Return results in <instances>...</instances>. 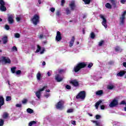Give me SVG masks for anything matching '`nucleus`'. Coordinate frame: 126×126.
Listing matches in <instances>:
<instances>
[{
	"mask_svg": "<svg viewBox=\"0 0 126 126\" xmlns=\"http://www.w3.org/2000/svg\"><path fill=\"white\" fill-rule=\"evenodd\" d=\"M86 66H87V63H79L75 66H74L73 70L74 71V72H78V71H80L81 69H82V68H85V67H86Z\"/></svg>",
	"mask_w": 126,
	"mask_h": 126,
	"instance_id": "1",
	"label": "nucleus"
},
{
	"mask_svg": "<svg viewBox=\"0 0 126 126\" xmlns=\"http://www.w3.org/2000/svg\"><path fill=\"white\" fill-rule=\"evenodd\" d=\"M31 21L34 25H37L40 22V16L38 14H35L31 19Z\"/></svg>",
	"mask_w": 126,
	"mask_h": 126,
	"instance_id": "2",
	"label": "nucleus"
},
{
	"mask_svg": "<svg viewBox=\"0 0 126 126\" xmlns=\"http://www.w3.org/2000/svg\"><path fill=\"white\" fill-rule=\"evenodd\" d=\"M86 97V92L82 91L79 92L76 96V99H81V100H84Z\"/></svg>",
	"mask_w": 126,
	"mask_h": 126,
	"instance_id": "3",
	"label": "nucleus"
},
{
	"mask_svg": "<svg viewBox=\"0 0 126 126\" xmlns=\"http://www.w3.org/2000/svg\"><path fill=\"white\" fill-rule=\"evenodd\" d=\"M126 10L124 11L122 13L121 17H120V25H124L125 24V20L126 19Z\"/></svg>",
	"mask_w": 126,
	"mask_h": 126,
	"instance_id": "4",
	"label": "nucleus"
},
{
	"mask_svg": "<svg viewBox=\"0 0 126 126\" xmlns=\"http://www.w3.org/2000/svg\"><path fill=\"white\" fill-rule=\"evenodd\" d=\"M99 17L103 20L101 24L105 27V29H107L108 28V24H107V19L104 17V16L102 14L99 15Z\"/></svg>",
	"mask_w": 126,
	"mask_h": 126,
	"instance_id": "5",
	"label": "nucleus"
},
{
	"mask_svg": "<svg viewBox=\"0 0 126 126\" xmlns=\"http://www.w3.org/2000/svg\"><path fill=\"white\" fill-rule=\"evenodd\" d=\"M63 101L61 100L56 104V108L57 110H63Z\"/></svg>",
	"mask_w": 126,
	"mask_h": 126,
	"instance_id": "6",
	"label": "nucleus"
},
{
	"mask_svg": "<svg viewBox=\"0 0 126 126\" xmlns=\"http://www.w3.org/2000/svg\"><path fill=\"white\" fill-rule=\"evenodd\" d=\"M4 5H5V2L3 0H0V10L1 11H6V7Z\"/></svg>",
	"mask_w": 126,
	"mask_h": 126,
	"instance_id": "7",
	"label": "nucleus"
},
{
	"mask_svg": "<svg viewBox=\"0 0 126 126\" xmlns=\"http://www.w3.org/2000/svg\"><path fill=\"white\" fill-rule=\"evenodd\" d=\"M47 87V86H44L43 88L39 89L35 93V95L36 97H37L38 99H40V98H41V92H42V91H44Z\"/></svg>",
	"mask_w": 126,
	"mask_h": 126,
	"instance_id": "8",
	"label": "nucleus"
},
{
	"mask_svg": "<svg viewBox=\"0 0 126 126\" xmlns=\"http://www.w3.org/2000/svg\"><path fill=\"white\" fill-rule=\"evenodd\" d=\"M118 104H119V101H118V100L116 99H114L109 104V107L110 108H114V107H116V106H118Z\"/></svg>",
	"mask_w": 126,
	"mask_h": 126,
	"instance_id": "9",
	"label": "nucleus"
},
{
	"mask_svg": "<svg viewBox=\"0 0 126 126\" xmlns=\"http://www.w3.org/2000/svg\"><path fill=\"white\" fill-rule=\"evenodd\" d=\"M1 62L2 63H11V61L8 57H5L4 56H2L1 58Z\"/></svg>",
	"mask_w": 126,
	"mask_h": 126,
	"instance_id": "10",
	"label": "nucleus"
},
{
	"mask_svg": "<svg viewBox=\"0 0 126 126\" xmlns=\"http://www.w3.org/2000/svg\"><path fill=\"white\" fill-rule=\"evenodd\" d=\"M69 83L74 86V87H78L79 86V82L76 79L72 80L69 82Z\"/></svg>",
	"mask_w": 126,
	"mask_h": 126,
	"instance_id": "11",
	"label": "nucleus"
},
{
	"mask_svg": "<svg viewBox=\"0 0 126 126\" xmlns=\"http://www.w3.org/2000/svg\"><path fill=\"white\" fill-rule=\"evenodd\" d=\"M62 39V33H61V32L59 31L57 32L56 36V40L57 41V42H60Z\"/></svg>",
	"mask_w": 126,
	"mask_h": 126,
	"instance_id": "12",
	"label": "nucleus"
},
{
	"mask_svg": "<svg viewBox=\"0 0 126 126\" xmlns=\"http://www.w3.org/2000/svg\"><path fill=\"white\" fill-rule=\"evenodd\" d=\"M8 22L9 24H13V23H14V20H13V16L12 15L8 17Z\"/></svg>",
	"mask_w": 126,
	"mask_h": 126,
	"instance_id": "13",
	"label": "nucleus"
},
{
	"mask_svg": "<svg viewBox=\"0 0 126 126\" xmlns=\"http://www.w3.org/2000/svg\"><path fill=\"white\" fill-rule=\"evenodd\" d=\"M69 7L71 8V10H74L75 8H76V5H75V2L74 1L71 2L69 4Z\"/></svg>",
	"mask_w": 126,
	"mask_h": 126,
	"instance_id": "14",
	"label": "nucleus"
},
{
	"mask_svg": "<svg viewBox=\"0 0 126 126\" xmlns=\"http://www.w3.org/2000/svg\"><path fill=\"white\" fill-rule=\"evenodd\" d=\"M4 105V98L2 95L0 96V110L1 109V106Z\"/></svg>",
	"mask_w": 126,
	"mask_h": 126,
	"instance_id": "15",
	"label": "nucleus"
},
{
	"mask_svg": "<svg viewBox=\"0 0 126 126\" xmlns=\"http://www.w3.org/2000/svg\"><path fill=\"white\" fill-rule=\"evenodd\" d=\"M75 40V37L73 36L72 37V38L71 39V40L69 41V46L71 48V47H72V46H73V44H74V41Z\"/></svg>",
	"mask_w": 126,
	"mask_h": 126,
	"instance_id": "16",
	"label": "nucleus"
},
{
	"mask_svg": "<svg viewBox=\"0 0 126 126\" xmlns=\"http://www.w3.org/2000/svg\"><path fill=\"white\" fill-rule=\"evenodd\" d=\"M63 78L60 77L59 74H57L55 76V80H56L57 82H61V81H63Z\"/></svg>",
	"mask_w": 126,
	"mask_h": 126,
	"instance_id": "17",
	"label": "nucleus"
},
{
	"mask_svg": "<svg viewBox=\"0 0 126 126\" xmlns=\"http://www.w3.org/2000/svg\"><path fill=\"white\" fill-rule=\"evenodd\" d=\"M1 40L3 42V44H5L7 43V41H8V38L7 37V36L5 35L3 36Z\"/></svg>",
	"mask_w": 126,
	"mask_h": 126,
	"instance_id": "18",
	"label": "nucleus"
},
{
	"mask_svg": "<svg viewBox=\"0 0 126 126\" xmlns=\"http://www.w3.org/2000/svg\"><path fill=\"white\" fill-rule=\"evenodd\" d=\"M104 94V91L102 90L97 91L95 93V95L97 96H101V95H103Z\"/></svg>",
	"mask_w": 126,
	"mask_h": 126,
	"instance_id": "19",
	"label": "nucleus"
},
{
	"mask_svg": "<svg viewBox=\"0 0 126 126\" xmlns=\"http://www.w3.org/2000/svg\"><path fill=\"white\" fill-rule=\"evenodd\" d=\"M126 71H120L119 73H117V76H120L122 77V76H124V75L126 74Z\"/></svg>",
	"mask_w": 126,
	"mask_h": 126,
	"instance_id": "20",
	"label": "nucleus"
},
{
	"mask_svg": "<svg viewBox=\"0 0 126 126\" xmlns=\"http://www.w3.org/2000/svg\"><path fill=\"white\" fill-rule=\"evenodd\" d=\"M102 103V100H99V101H97L95 104V107L96 109H98L99 106L100 105V104Z\"/></svg>",
	"mask_w": 126,
	"mask_h": 126,
	"instance_id": "21",
	"label": "nucleus"
},
{
	"mask_svg": "<svg viewBox=\"0 0 126 126\" xmlns=\"http://www.w3.org/2000/svg\"><path fill=\"white\" fill-rule=\"evenodd\" d=\"M110 2H111L112 5L113 6V7L114 8H117V4L116 3V0H109Z\"/></svg>",
	"mask_w": 126,
	"mask_h": 126,
	"instance_id": "22",
	"label": "nucleus"
},
{
	"mask_svg": "<svg viewBox=\"0 0 126 126\" xmlns=\"http://www.w3.org/2000/svg\"><path fill=\"white\" fill-rule=\"evenodd\" d=\"M92 123H93V124H95L96 126H101V125H100V122L97 121L92 120Z\"/></svg>",
	"mask_w": 126,
	"mask_h": 126,
	"instance_id": "23",
	"label": "nucleus"
},
{
	"mask_svg": "<svg viewBox=\"0 0 126 126\" xmlns=\"http://www.w3.org/2000/svg\"><path fill=\"white\" fill-rule=\"evenodd\" d=\"M8 113H7V112H4L3 114V115H2V118L3 119H7V118H8Z\"/></svg>",
	"mask_w": 126,
	"mask_h": 126,
	"instance_id": "24",
	"label": "nucleus"
},
{
	"mask_svg": "<svg viewBox=\"0 0 126 126\" xmlns=\"http://www.w3.org/2000/svg\"><path fill=\"white\" fill-rule=\"evenodd\" d=\"M41 73H40V72H38L36 74V78L37 80H41Z\"/></svg>",
	"mask_w": 126,
	"mask_h": 126,
	"instance_id": "25",
	"label": "nucleus"
},
{
	"mask_svg": "<svg viewBox=\"0 0 126 126\" xmlns=\"http://www.w3.org/2000/svg\"><path fill=\"white\" fill-rule=\"evenodd\" d=\"M27 113H29V114H33L34 113V110L31 108H28L27 109Z\"/></svg>",
	"mask_w": 126,
	"mask_h": 126,
	"instance_id": "26",
	"label": "nucleus"
},
{
	"mask_svg": "<svg viewBox=\"0 0 126 126\" xmlns=\"http://www.w3.org/2000/svg\"><path fill=\"white\" fill-rule=\"evenodd\" d=\"M105 7H106V8H109V9H112V5H111L110 3H107L105 4Z\"/></svg>",
	"mask_w": 126,
	"mask_h": 126,
	"instance_id": "27",
	"label": "nucleus"
},
{
	"mask_svg": "<svg viewBox=\"0 0 126 126\" xmlns=\"http://www.w3.org/2000/svg\"><path fill=\"white\" fill-rule=\"evenodd\" d=\"M16 70V67H12V68H11V71L12 72V73H15Z\"/></svg>",
	"mask_w": 126,
	"mask_h": 126,
	"instance_id": "28",
	"label": "nucleus"
},
{
	"mask_svg": "<svg viewBox=\"0 0 126 126\" xmlns=\"http://www.w3.org/2000/svg\"><path fill=\"white\" fill-rule=\"evenodd\" d=\"M65 10L67 15H68V14H70L71 11L70 10H69V8H66Z\"/></svg>",
	"mask_w": 126,
	"mask_h": 126,
	"instance_id": "29",
	"label": "nucleus"
},
{
	"mask_svg": "<svg viewBox=\"0 0 126 126\" xmlns=\"http://www.w3.org/2000/svg\"><path fill=\"white\" fill-rule=\"evenodd\" d=\"M107 88L108 89H109V90H112L114 89V88H115V86H114L113 85H108L107 86Z\"/></svg>",
	"mask_w": 126,
	"mask_h": 126,
	"instance_id": "30",
	"label": "nucleus"
},
{
	"mask_svg": "<svg viewBox=\"0 0 126 126\" xmlns=\"http://www.w3.org/2000/svg\"><path fill=\"white\" fill-rule=\"evenodd\" d=\"M6 101L7 102H9V101H11V96H7L6 97Z\"/></svg>",
	"mask_w": 126,
	"mask_h": 126,
	"instance_id": "31",
	"label": "nucleus"
},
{
	"mask_svg": "<svg viewBox=\"0 0 126 126\" xmlns=\"http://www.w3.org/2000/svg\"><path fill=\"white\" fill-rule=\"evenodd\" d=\"M85 2V4H89L91 2V0H83Z\"/></svg>",
	"mask_w": 126,
	"mask_h": 126,
	"instance_id": "32",
	"label": "nucleus"
},
{
	"mask_svg": "<svg viewBox=\"0 0 126 126\" xmlns=\"http://www.w3.org/2000/svg\"><path fill=\"white\" fill-rule=\"evenodd\" d=\"M90 35H91V39H94L95 35V33H94V32H92L91 33Z\"/></svg>",
	"mask_w": 126,
	"mask_h": 126,
	"instance_id": "33",
	"label": "nucleus"
},
{
	"mask_svg": "<svg viewBox=\"0 0 126 126\" xmlns=\"http://www.w3.org/2000/svg\"><path fill=\"white\" fill-rule=\"evenodd\" d=\"M37 49L35 53H39V52H40V51H41V46H40L39 45H37Z\"/></svg>",
	"mask_w": 126,
	"mask_h": 126,
	"instance_id": "34",
	"label": "nucleus"
},
{
	"mask_svg": "<svg viewBox=\"0 0 126 126\" xmlns=\"http://www.w3.org/2000/svg\"><path fill=\"white\" fill-rule=\"evenodd\" d=\"M4 124V121L2 119H0V126H2Z\"/></svg>",
	"mask_w": 126,
	"mask_h": 126,
	"instance_id": "35",
	"label": "nucleus"
},
{
	"mask_svg": "<svg viewBox=\"0 0 126 126\" xmlns=\"http://www.w3.org/2000/svg\"><path fill=\"white\" fill-rule=\"evenodd\" d=\"M103 44H104V40H101L99 42L98 46L99 47H102V46H103Z\"/></svg>",
	"mask_w": 126,
	"mask_h": 126,
	"instance_id": "36",
	"label": "nucleus"
},
{
	"mask_svg": "<svg viewBox=\"0 0 126 126\" xmlns=\"http://www.w3.org/2000/svg\"><path fill=\"white\" fill-rule=\"evenodd\" d=\"M61 11L60 10H58L57 12H56V15L57 16H61Z\"/></svg>",
	"mask_w": 126,
	"mask_h": 126,
	"instance_id": "37",
	"label": "nucleus"
},
{
	"mask_svg": "<svg viewBox=\"0 0 126 126\" xmlns=\"http://www.w3.org/2000/svg\"><path fill=\"white\" fill-rule=\"evenodd\" d=\"M15 38H20V34L18 33H15Z\"/></svg>",
	"mask_w": 126,
	"mask_h": 126,
	"instance_id": "38",
	"label": "nucleus"
},
{
	"mask_svg": "<svg viewBox=\"0 0 126 126\" xmlns=\"http://www.w3.org/2000/svg\"><path fill=\"white\" fill-rule=\"evenodd\" d=\"M15 73L17 75H19V74H21V70H18L16 71Z\"/></svg>",
	"mask_w": 126,
	"mask_h": 126,
	"instance_id": "39",
	"label": "nucleus"
},
{
	"mask_svg": "<svg viewBox=\"0 0 126 126\" xmlns=\"http://www.w3.org/2000/svg\"><path fill=\"white\" fill-rule=\"evenodd\" d=\"M66 89H68V90H69L70 89H71V87L69 85H67L65 86Z\"/></svg>",
	"mask_w": 126,
	"mask_h": 126,
	"instance_id": "40",
	"label": "nucleus"
},
{
	"mask_svg": "<svg viewBox=\"0 0 126 126\" xmlns=\"http://www.w3.org/2000/svg\"><path fill=\"white\" fill-rule=\"evenodd\" d=\"M93 66V63H90L88 65V67L89 68H91V67Z\"/></svg>",
	"mask_w": 126,
	"mask_h": 126,
	"instance_id": "41",
	"label": "nucleus"
},
{
	"mask_svg": "<svg viewBox=\"0 0 126 126\" xmlns=\"http://www.w3.org/2000/svg\"><path fill=\"white\" fill-rule=\"evenodd\" d=\"M95 119L96 120H99L101 119V116L99 115H95Z\"/></svg>",
	"mask_w": 126,
	"mask_h": 126,
	"instance_id": "42",
	"label": "nucleus"
},
{
	"mask_svg": "<svg viewBox=\"0 0 126 126\" xmlns=\"http://www.w3.org/2000/svg\"><path fill=\"white\" fill-rule=\"evenodd\" d=\"M12 51L14 52L15 51V52H17V47L16 46H13L12 47Z\"/></svg>",
	"mask_w": 126,
	"mask_h": 126,
	"instance_id": "43",
	"label": "nucleus"
},
{
	"mask_svg": "<svg viewBox=\"0 0 126 126\" xmlns=\"http://www.w3.org/2000/svg\"><path fill=\"white\" fill-rule=\"evenodd\" d=\"M73 112V109H69L67 110V113H72Z\"/></svg>",
	"mask_w": 126,
	"mask_h": 126,
	"instance_id": "44",
	"label": "nucleus"
},
{
	"mask_svg": "<svg viewBox=\"0 0 126 126\" xmlns=\"http://www.w3.org/2000/svg\"><path fill=\"white\" fill-rule=\"evenodd\" d=\"M115 50L116 52H119V51H120V47L119 46H116L115 48Z\"/></svg>",
	"mask_w": 126,
	"mask_h": 126,
	"instance_id": "45",
	"label": "nucleus"
},
{
	"mask_svg": "<svg viewBox=\"0 0 126 126\" xmlns=\"http://www.w3.org/2000/svg\"><path fill=\"white\" fill-rule=\"evenodd\" d=\"M120 105H126V101H125V100H122V101L120 102Z\"/></svg>",
	"mask_w": 126,
	"mask_h": 126,
	"instance_id": "46",
	"label": "nucleus"
},
{
	"mask_svg": "<svg viewBox=\"0 0 126 126\" xmlns=\"http://www.w3.org/2000/svg\"><path fill=\"white\" fill-rule=\"evenodd\" d=\"M56 10V9L54 7H51L50 8V11H51V12H55V11Z\"/></svg>",
	"mask_w": 126,
	"mask_h": 126,
	"instance_id": "47",
	"label": "nucleus"
},
{
	"mask_svg": "<svg viewBox=\"0 0 126 126\" xmlns=\"http://www.w3.org/2000/svg\"><path fill=\"white\" fill-rule=\"evenodd\" d=\"M64 3H65V0H62V1H61V5L63 6V4H64Z\"/></svg>",
	"mask_w": 126,
	"mask_h": 126,
	"instance_id": "48",
	"label": "nucleus"
},
{
	"mask_svg": "<svg viewBox=\"0 0 126 126\" xmlns=\"http://www.w3.org/2000/svg\"><path fill=\"white\" fill-rule=\"evenodd\" d=\"M16 107H17V108H21V107H22V105H21V104H16Z\"/></svg>",
	"mask_w": 126,
	"mask_h": 126,
	"instance_id": "49",
	"label": "nucleus"
},
{
	"mask_svg": "<svg viewBox=\"0 0 126 126\" xmlns=\"http://www.w3.org/2000/svg\"><path fill=\"white\" fill-rule=\"evenodd\" d=\"M9 28V26H8V25H5V29H6V30H8Z\"/></svg>",
	"mask_w": 126,
	"mask_h": 126,
	"instance_id": "50",
	"label": "nucleus"
},
{
	"mask_svg": "<svg viewBox=\"0 0 126 126\" xmlns=\"http://www.w3.org/2000/svg\"><path fill=\"white\" fill-rule=\"evenodd\" d=\"M23 104H26L27 103V100L26 99H24L22 101Z\"/></svg>",
	"mask_w": 126,
	"mask_h": 126,
	"instance_id": "51",
	"label": "nucleus"
},
{
	"mask_svg": "<svg viewBox=\"0 0 126 126\" xmlns=\"http://www.w3.org/2000/svg\"><path fill=\"white\" fill-rule=\"evenodd\" d=\"M16 21H17V22H19V21H20V20H21V18L19 17H17L16 18Z\"/></svg>",
	"mask_w": 126,
	"mask_h": 126,
	"instance_id": "52",
	"label": "nucleus"
},
{
	"mask_svg": "<svg viewBox=\"0 0 126 126\" xmlns=\"http://www.w3.org/2000/svg\"><path fill=\"white\" fill-rule=\"evenodd\" d=\"M62 72H65V70L64 69H60L59 71V73H62Z\"/></svg>",
	"mask_w": 126,
	"mask_h": 126,
	"instance_id": "53",
	"label": "nucleus"
},
{
	"mask_svg": "<svg viewBox=\"0 0 126 126\" xmlns=\"http://www.w3.org/2000/svg\"><path fill=\"white\" fill-rule=\"evenodd\" d=\"M39 39H40V40L43 39V38H44V35L43 34H40L39 36Z\"/></svg>",
	"mask_w": 126,
	"mask_h": 126,
	"instance_id": "54",
	"label": "nucleus"
},
{
	"mask_svg": "<svg viewBox=\"0 0 126 126\" xmlns=\"http://www.w3.org/2000/svg\"><path fill=\"white\" fill-rule=\"evenodd\" d=\"M126 0H121L120 2L121 3H123V4L126 3Z\"/></svg>",
	"mask_w": 126,
	"mask_h": 126,
	"instance_id": "55",
	"label": "nucleus"
},
{
	"mask_svg": "<svg viewBox=\"0 0 126 126\" xmlns=\"http://www.w3.org/2000/svg\"><path fill=\"white\" fill-rule=\"evenodd\" d=\"M76 122L75 121H72L71 124L72 125H73L74 126H75L76 125Z\"/></svg>",
	"mask_w": 126,
	"mask_h": 126,
	"instance_id": "56",
	"label": "nucleus"
},
{
	"mask_svg": "<svg viewBox=\"0 0 126 126\" xmlns=\"http://www.w3.org/2000/svg\"><path fill=\"white\" fill-rule=\"evenodd\" d=\"M45 97L46 98H48L50 96V94H46L44 95Z\"/></svg>",
	"mask_w": 126,
	"mask_h": 126,
	"instance_id": "57",
	"label": "nucleus"
},
{
	"mask_svg": "<svg viewBox=\"0 0 126 126\" xmlns=\"http://www.w3.org/2000/svg\"><path fill=\"white\" fill-rule=\"evenodd\" d=\"M100 109L101 110H104L105 109V106L104 105H101L100 106Z\"/></svg>",
	"mask_w": 126,
	"mask_h": 126,
	"instance_id": "58",
	"label": "nucleus"
},
{
	"mask_svg": "<svg viewBox=\"0 0 126 126\" xmlns=\"http://www.w3.org/2000/svg\"><path fill=\"white\" fill-rule=\"evenodd\" d=\"M32 122V125H35V124H37V123L36 122V121H32V122Z\"/></svg>",
	"mask_w": 126,
	"mask_h": 126,
	"instance_id": "59",
	"label": "nucleus"
},
{
	"mask_svg": "<svg viewBox=\"0 0 126 126\" xmlns=\"http://www.w3.org/2000/svg\"><path fill=\"white\" fill-rule=\"evenodd\" d=\"M123 66L126 68V62L123 63Z\"/></svg>",
	"mask_w": 126,
	"mask_h": 126,
	"instance_id": "60",
	"label": "nucleus"
},
{
	"mask_svg": "<svg viewBox=\"0 0 126 126\" xmlns=\"http://www.w3.org/2000/svg\"><path fill=\"white\" fill-rule=\"evenodd\" d=\"M33 126V124L32 123V122H30V123L29 124V126Z\"/></svg>",
	"mask_w": 126,
	"mask_h": 126,
	"instance_id": "61",
	"label": "nucleus"
},
{
	"mask_svg": "<svg viewBox=\"0 0 126 126\" xmlns=\"http://www.w3.org/2000/svg\"><path fill=\"white\" fill-rule=\"evenodd\" d=\"M47 75H48V76H51V73L50 72H48Z\"/></svg>",
	"mask_w": 126,
	"mask_h": 126,
	"instance_id": "62",
	"label": "nucleus"
},
{
	"mask_svg": "<svg viewBox=\"0 0 126 126\" xmlns=\"http://www.w3.org/2000/svg\"><path fill=\"white\" fill-rule=\"evenodd\" d=\"M42 65H46V62L45 61L42 62Z\"/></svg>",
	"mask_w": 126,
	"mask_h": 126,
	"instance_id": "63",
	"label": "nucleus"
},
{
	"mask_svg": "<svg viewBox=\"0 0 126 126\" xmlns=\"http://www.w3.org/2000/svg\"><path fill=\"white\" fill-rule=\"evenodd\" d=\"M82 31H83V34H85V29H83Z\"/></svg>",
	"mask_w": 126,
	"mask_h": 126,
	"instance_id": "64",
	"label": "nucleus"
}]
</instances>
